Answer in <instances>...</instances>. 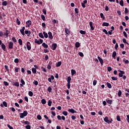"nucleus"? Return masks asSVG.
I'll return each instance as SVG.
<instances>
[{"instance_id": "obj_1", "label": "nucleus", "mask_w": 129, "mask_h": 129, "mask_svg": "<svg viewBox=\"0 0 129 129\" xmlns=\"http://www.w3.org/2000/svg\"><path fill=\"white\" fill-rule=\"evenodd\" d=\"M28 115V111H24L23 113H20V118H24L25 116H27Z\"/></svg>"}, {"instance_id": "obj_2", "label": "nucleus", "mask_w": 129, "mask_h": 129, "mask_svg": "<svg viewBox=\"0 0 129 129\" xmlns=\"http://www.w3.org/2000/svg\"><path fill=\"white\" fill-rule=\"evenodd\" d=\"M57 118L58 120H61L62 119V120H65V116H62L61 117L60 115H58L57 116Z\"/></svg>"}, {"instance_id": "obj_3", "label": "nucleus", "mask_w": 129, "mask_h": 129, "mask_svg": "<svg viewBox=\"0 0 129 129\" xmlns=\"http://www.w3.org/2000/svg\"><path fill=\"white\" fill-rule=\"evenodd\" d=\"M26 46L27 48V50H28V51H30V50H31V43L30 42L28 41L27 42Z\"/></svg>"}, {"instance_id": "obj_4", "label": "nucleus", "mask_w": 129, "mask_h": 129, "mask_svg": "<svg viewBox=\"0 0 129 129\" xmlns=\"http://www.w3.org/2000/svg\"><path fill=\"white\" fill-rule=\"evenodd\" d=\"M119 72H120L118 74V76L119 77H122L123 76V74H124V71H120V70H118Z\"/></svg>"}, {"instance_id": "obj_5", "label": "nucleus", "mask_w": 129, "mask_h": 129, "mask_svg": "<svg viewBox=\"0 0 129 129\" xmlns=\"http://www.w3.org/2000/svg\"><path fill=\"white\" fill-rule=\"evenodd\" d=\"M9 49H13L14 48V42L10 41L9 43Z\"/></svg>"}, {"instance_id": "obj_6", "label": "nucleus", "mask_w": 129, "mask_h": 129, "mask_svg": "<svg viewBox=\"0 0 129 129\" xmlns=\"http://www.w3.org/2000/svg\"><path fill=\"white\" fill-rule=\"evenodd\" d=\"M26 27H30L32 25V21L31 20H28L26 22Z\"/></svg>"}, {"instance_id": "obj_7", "label": "nucleus", "mask_w": 129, "mask_h": 129, "mask_svg": "<svg viewBox=\"0 0 129 129\" xmlns=\"http://www.w3.org/2000/svg\"><path fill=\"white\" fill-rule=\"evenodd\" d=\"M89 25L91 28V30H92V31H93L94 30V27H93V22L90 21L89 22Z\"/></svg>"}, {"instance_id": "obj_8", "label": "nucleus", "mask_w": 129, "mask_h": 129, "mask_svg": "<svg viewBox=\"0 0 129 129\" xmlns=\"http://www.w3.org/2000/svg\"><path fill=\"white\" fill-rule=\"evenodd\" d=\"M104 121H105V122H107V123H110V122H111V121H109V119H108V117H107V116H106L104 118Z\"/></svg>"}, {"instance_id": "obj_9", "label": "nucleus", "mask_w": 129, "mask_h": 129, "mask_svg": "<svg viewBox=\"0 0 129 129\" xmlns=\"http://www.w3.org/2000/svg\"><path fill=\"white\" fill-rule=\"evenodd\" d=\"M52 50L53 51H55V50H56V49H57V44L56 43H53L52 44Z\"/></svg>"}, {"instance_id": "obj_10", "label": "nucleus", "mask_w": 129, "mask_h": 129, "mask_svg": "<svg viewBox=\"0 0 129 129\" xmlns=\"http://www.w3.org/2000/svg\"><path fill=\"white\" fill-rule=\"evenodd\" d=\"M69 112H71V113H76L77 111L74 110V109H69L68 110Z\"/></svg>"}, {"instance_id": "obj_11", "label": "nucleus", "mask_w": 129, "mask_h": 129, "mask_svg": "<svg viewBox=\"0 0 129 129\" xmlns=\"http://www.w3.org/2000/svg\"><path fill=\"white\" fill-rule=\"evenodd\" d=\"M48 34L49 39H50V40H52L53 39V35H52V32H49L48 33Z\"/></svg>"}, {"instance_id": "obj_12", "label": "nucleus", "mask_w": 129, "mask_h": 129, "mask_svg": "<svg viewBox=\"0 0 129 129\" xmlns=\"http://www.w3.org/2000/svg\"><path fill=\"white\" fill-rule=\"evenodd\" d=\"M25 33L27 35L28 37H30L31 36V31L29 30H25Z\"/></svg>"}, {"instance_id": "obj_13", "label": "nucleus", "mask_w": 129, "mask_h": 129, "mask_svg": "<svg viewBox=\"0 0 129 129\" xmlns=\"http://www.w3.org/2000/svg\"><path fill=\"white\" fill-rule=\"evenodd\" d=\"M98 59L100 63H101V65H103V59H102L100 56H98Z\"/></svg>"}, {"instance_id": "obj_14", "label": "nucleus", "mask_w": 129, "mask_h": 129, "mask_svg": "<svg viewBox=\"0 0 129 129\" xmlns=\"http://www.w3.org/2000/svg\"><path fill=\"white\" fill-rule=\"evenodd\" d=\"M10 32L9 30H6V32L4 33V36H6V37H8L9 34H10Z\"/></svg>"}, {"instance_id": "obj_15", "label": "nucleus", "mask_w": 129, "mask_h": 129, "mask_svg": "<svg viewBox=\"0 0 129 129\" xmlns=\"http://www.w3.org/2000/svg\"><path fill=\"white\" fill-rule=\"evenodd\" d=\"M108 26H109V23L107 22H103L102 24L103 27H108Z\"/></svg>"}, {"instance_id": "obj_16", "label": "nucleus", "mask_w": 129, "mask_h": 129, "mask_svg": "<svg viewBox=\"0 0 129 129\" xmlns=\"http://www.w3.org/2000/svg\"><path fill=\"white\" fill-rule=\"evenodd\" d=\"M13 85L14 86H17V87H19V86H20V83L19 82H15L14 84H13Z\"/></svg>"}, {"instance_id": "obj_17", "label": "nucleus", "mask_w": 129, "mask_h": 129, "mask_svg": "<svg viewBox=\"0 0 129 129\" xmlns=\"http://www.w3.org/2000/svg\"><path fill=\"white\" fill-rule=\"evenodd\" d=\"M106 101L107 102V103L110 104V105H111V104H112V100H106Z\"/></svg>"}, {"instance_id": "obj_18", "label": "nucleus", "mask_w": 129, "mask_h": 129, "mask_svg": "<svg viewBox=\"0 0 129 129\" xmlns=\"http://www.w3.org/2000/svg\"><path fill=\"white\" fill-rule=\"evenodd\" d=\"M71 74H72V76H74V75L76 74V71H75V70L72 69L71 70Z\"/></svg>"}, {"instance_id": "obj_19", "label": "nucleus", "mask_w": 129, "mask_h": 129, "mask_svg": "<svg viewBox=\"0 0 129 129\" xmlns=\"http://www.w3.org/2000/svg\"><path fill=\"white\" fill-rule=\"evenodd\" d=\"M21 83L22 84H20V86H23V85H25V81H24V79H21Z\"/></svg>"}, {"instance_id": "obj_20", "label": "nucleus", "mask_w": 129, "mask_h": 129, "mask_svg": "<svg viewBox=\"0 0 129 129\" xmlns=\"http://www.w3.org/2000/svg\"><path fill=\"white\" fill-rule=\"evenodd\" d=\"M32 72L33 74H36V73H37V69H36L35 68H33L32 69Z\"/></svg>"}, {"instance_id": "obj_21", "label": "nucleus", "mask_w": 129, "mask_h": 129, "mask_svg": "<svg viewBox=\"0 0 129 129\" xmlns=\"http://www.w3.org/2000/svg\"><path fill=\"white\" fill-rule=\"evenodd\" d=\"M75 47L76 48H79V47H80V43L79 42H76Z\"/></svg>"}, {"instance_id": "obj_22", "label": "nucleus", "mask_w": 129, "mask_h": 129, "mask_svg": "<svg viewBox=\"0 0 129 129\" xmlns=\"http://www.w3.org/2000/svg\"><path fill=\"white\" fill-rule=\"evenodd\" d=\"M1 47H2V48L4 50V51H5L6 50V45H5V44L4 43H2L1 44Z\"/></svg>"}, {"instance_id": "obj_23", "label": "nucleus", "mask_w": 129, "mask_h": 129, "mask_svg": "<svg viewBox=\"0 0 129 129\" xmlns=\"http://www.w3.org/2000/svg\"><path fill=\"white\" fill-rule=\"evenodd\" d=\"M60 65H62V62L61 61H58L56 64V67H60Z\"/></svg>"}, {"instance_id": "obj_24", "label": "nucleus", "mask_w": 129, "mask_h": 129, "mask_svg": "<svg viewBox=\"0 0 129 129\" xmlns=\"http://www.w3.org/2000/svg\"><path fill=\"white\" fill-rule=\"evenodd\" d=\"M42 46L43 48H48V44H46L45 42L42 43Z\"/></svg>"}, {"instance_id": "obj_25", "label": "nucleus", "mask_w": 129, "mask_h": 129, "mask_svg": "<svg viewBox=\"0 0 129 129\" xmlns=\"http://www.w3.org/2000/svg\"><path fill=\"white\" fill-rule=\"evenodd\" d=\"M43 34L44 35V37L47 39V38H48V33H46L45 31H43Z\"/></svg>"}, {"instance_id": "obj_26", "label": "nucleus", "mask_w": 129, "mask_h": 129, "mask_svg": "<svg viewBox=\"0 0 129 129\" xmlns=\"http://www.w3.org/2000/svg\"><path fill=\"white\" fill-rule=\"evenodd\" d=\"M100 16L101 19H103V20H105V17H104V15H103V13H100Z\"/></svg>"}, {"instance_id": "obj_27", "label": "nucleus", "mask_w": 129, "mask_h": 129, "mask_svg": "<svg viewBox=\"0 0 129 129\" xmlns=\"http://www.w3.org/2000/svg\"><path fill=\"white\" fill-rule=\"evenodd\" d=\"M2 6L7 7V6H8V2H7V1H4L2 2Z\"/></svg>"}, {"instance_id": "obj_28", "label": "nucleus", "mask_w": 129, "mask_h": 129, "mask_svg": "<svg viewBox=\"0 0 129 129\" xmlns=\"http://www.w3.org/2000/svg\"><path fill=\"white\" fill-rule=\"evenodd\" d=\"M38 36L40 37V38H41V39H44V35H43L42 33H39Z\"/></svg>"}, {"instance_id": "obj_29", "label": "nucleus", "mask_w": 129, "mask_h": 129, "mask_svg": "<svg viewBox=\"0 0 129 129\" xmlns=\"http://www.w3.org/2000/svg\"><path fill=\"white\" fill-rule=\"evenodd\" d=\"M20 32L22 34V36H25V31L23 29H20Z\"/></svg>"}, {"instance_id": "obj_30", "label": "nucleus", "mask_w": 129, "mask_h": 129, "mask_svg": "<svg viewBox=\"0 0 129 129\" xmlns=\"http://www.w3.org/2000/svg\"><path fill=\"white\" fill-rule=\"evenodd\" d=\"M80 34H81V35H85V34H86V31H83V30H80Z\"/></svg>"}, {"instance_id": "obj_31", "label": "nucleus", "mask_w": 129, "mask_h": 129, "mask_svg": "<svg viewBox=\"0 0 129 129\" xmlns=\"http://www.w3.org/2000/svg\"><path fill=\"white\" fill-rule=\"evenodd\" d=\"M115 56H116V51H114L112 53V57L113 58H114V59L115 58Z\"/></svg>"}, {"instance_id": "obj_32", "label": "nucleus", "mask_w": 129, "mask_h": 129, "mask_svg": "<svg viewBox=\"0 0 129 129\" xmlns=\"http://www.w3.org/2000/svg\"><path fill=\"white\" fill-rule=\"evenodd\" d=\"M65 33H66V34H67V35H69V34H70V31H69V29H66Z\"/></svg>"}, {"instance_id": "obj_33", "label": "nucleus", "mask_w": 129, "mask_h": 129, "mask_svg": "<svg viewBox=\"0 0 129 129\" xmlns=\"http://www.w3.org/2000/svg\"><path fill=\"white\" fill-rule=\"evenodd\" d=\"M67 83H71V77H68Z\"/></svg>"}, {"instance_id": "obj_34", "label": "nucleus", "mask_w": 129, "mask_h": 129, "mask_svg": "<svg viewBox=\"0 0 129 129\" xmlns=\"http://www.w3.org/2000/svg\"><path fill=\"white\" fill-rule=\"evenodd\" d=\"M62 114H63V115H65V116H67V115H68V112L66 111H62Z\"/></svg>"}, {"instance_id": "obj_35", "label": "nucleus", "mask_w": 129, "mask_h": 129, "mask_svg": "<svg viewBox=\"0 0 129 129\" xmlns=\"http://www.w3.org/2000/svg\"><path fill=\"white\" fill-rule=\"evenodd\" d=\"M18 42H19V45H20V46H22V45H23V40H22V39H19L18 40Z\"/></svg>"}, {"instance_id": "obj_36", "label": "nucleus", "mask_w": 129, "mask_h": 129, "mask_svg": "<svg viewBox=\"0 0 129 129\" xmlns=\"http://www.w3.org/2000/svg\"><path fill=\"white\" fill-rule=\"evenodd\" d=\"M28 95H29L30 97H32L33 95H34V94L33 93V92L30 91L28 92Z\"/></svg>"}, {"instance_id": "obj_37", "label": "nucleus", "mask_w": 129, "mask_h": 129, "mask_svg": "<svg viewBox=\"0 0 129 129\" xmlns=\"http://www.w3.org/2000/svg\"><path fill=\"white\" fill-rule=\"evenodd\" d=\"M23 121H24L25 124H27V125L31 124V123L29 122V121H25L24 120H23Z\"/></svg>"}, {"instance_id": "obj_38", "label": "nucleus", "mask_w": 129, "mask_h": 129, "mask_svg": "<svg viewBox=\"0 0 129 129\" xmlns=\"http://www.w3.org/2000/svg\"><path fill=\"white\" fill-rule=\"evenodd\" d=\"M121 94H122L121 90H120L118 91V97H120V96H121Z\"/></svg>"}, {"instance_id": "obj_39", "label": "nucleus", "mask_w": 129, "mask_h": 129, "mask_svg": "<svg viewBox=\"0 0 129 129\" xmlns=\"http://www.w3.org/2000/svg\"><path fill=\"white\" fill-rule=\"evenodd\" d=\"M42 104H46V100L45 99H42L41 100Z\"/></svg>"}, {"instance_id": "obj_40", "label": "nucleus", "mask_w": 129, "mask_h": 129, "mask_svg": "<svg viewBox=\"0 0 129 129\" xmlns=\"http://www.w3.org/2000/svg\"><path fill=\"white\" fill-rule=\"evenodd\" d=\"M34 42L36 43V44H38V45H40V41L37 39L34 40Z\"/></svg>"}, {"instance_id": "obj_41", "label": "nucleus", "mask_w": 129, "mask_h": 129, "mask_svg": "<svg viewBox=\"0 0 129 129\" xmlns=\"http://www.w3.org/2000/svg\"><path fill=\"white\" fill-rule=\"evenodd\" d=\"M41 18L43 21H46V18L45 17V16H44V15H41Z\"/></svg>"}, {"instance_id": "obj_42", "label": "nucleus", "mask_w": 129, "mask_h": 129, "mask_svg": "<svg viewBox=\"0 0 129 129\" xmlns=\"http://www.w3.org/2000/svg\"><path fill=\"white\" fill-rule=\"evenodd\" d=\"M107 86L108 88H111V87H112L111 84L108 82L107 83Z\"/></svg>"}, {"instance_id": "obj_43", "label": "nucleus", "mask_w": 129, "mask_h": 129, "mask_svg": "<svg viewBox=\"0 0 129 129\" xmlns=\"http://www.w3.org/2000/svg\"><path fill=\"white\" fill-rule=\"evenodd\" d=\"M122 42L125 44H127V45H129L128 43L126 42V39H125V38L122 39Z\"/></svg>"}, {"instance_id": "obj_44", "label": "nucleus", "mask_w": 129, "mask_h": 129, "mask_svg": "<svg viewBox=\"0 0 129 129\" xmlns=\"http://www.w3.org/2000/svg\"><path fill=\"white\" fill-rule=\"evenodd\" d=\"M37 118L39 120H41V119H42V116H41V115H37Z\"/></svg>"}, {"instance_id": "obj_45", "label": "nucleus", "mask_w": 129, "mask_h": 129, "mask_svg": "<svg viewBox=\"0 0 129 129\" xmlns=\"http://www.w3.org/2000/svg\"><path fill=\"white\" fill-rule=\"evenodd\" d=\"M16 23H17V25H18V26H19V25H21V21H20V20H19V19H16Z\"/></svg>"}, {"instance_id": "obj_46", "label": "nucleus", "mask_w": 129, "mask_h": 129, "mask_svg": "<svg viewBox=\"0 0 129 129\" xmlns=\"http://www.w3.org/2000/svg\"><path fill=\"white\" fill-rule=\"evenodd\" d=\"M3 105H4V106H5V107H8V103H7V102L4 101V102H3Z\"/></svg>"}, {"instance_id": "obj_47", "label": "nucleus", "mask_w": 129, "mask_h": 129, "mask_svg": "<svg viewBox=\"0 0 129 129\" xmlns=\"http://www.w3.org/2000/svg\"><path fill=\"white\" fill-rule=\"evenodd\" d=\"M5 68L6 70H7V71H8V72H10V70L9 69V67L8 66L5 65Z\"/></svg>"}, {"instance_id": "obj_48", "label": "nucleus", "mask_w": 129, "mask_h": 129, "mask_svg": "<svg viewBox=\"0 0 129 129\" xmlns=\"http://www.w3.org/2000/svg\"><path fill=\"white\" fill-rule=\"evenodd\" d=\"M119 5H121V7H123V0L120 1Z\"/></svg>"}, {"instance_id": "obj_49", "label": "nucleus", "mask_w": 129, "mask_h": 129, "mask_svg": "<svg viewBox=\"0 0 129 129\" xmlns=\"http://www.w3.org/2000/svg\"><path fill=\"white\" fill-rule=\"evenodd\" d=\"M48 106H51L52 105V102L50 100L48 101Z\"/></svg>"}, {"instance_id": "obj_50", "label": "nucleus", "mask_w": 129, "mask_h": 129, "mask_svg": "<svg viewBox=\"0 0 129 129\" xmlns=\"http://www.w3.org/2000/svg\"><path fill=\"white\" fill-rule=\"evenodd\" d=\"M79 56H80V57H84V54L82 52H79Z\"/></svg>"}, {"instance_id": "obj_51", "label": "nucleus", "mask_w": 129, "mask_h": 129, "mask_svg": "<svg viewBox=\"0 0 129 129\" xmlns=\"http://www.w3.org/2000/svg\"><path fill=\"white\" fill-rule=\"evenodd\" d=\"M12 40L13 42H14V43H17V39H16V38L15 37H12Z\"/></svg>"}, {"instance_id": "obj_52", "label": "nucleus", "mask_w": 129, "mask_h": 129, "mask_svg": "<svg viewBox=\"0 0 129 129\" xmlns=\"http://www.w3.org/2000/svg\"><path fill=\"white\" fill-rule=\"evenodd\" d=\"M96 83H97V81L96 80H94L93 82V86H95V85H96Z\"/></svg>"}, {"instance_id": "obj_53", "label": "nucleus", "mask_w": 129, "mask_h": 129, "mask_svg": "<svg viewBox=\"0 0 129 129\" xmlns=\"http://www.w3.org/2000/svg\"><path fill=\"white\" fill-rule=\"evenodd\" d=\"M116 120H117V121H120V116L119 115H117L116 116Z\"/></svg>"}, {"instance_id": "obj_54", "label": "nucleus", "mask_w": 129, "mask_h": 129, "mask_svg": "<svg viewBox=\"0 0 129 129\" xmlns=\"http://www.w3.org/2000/svg\"><path fill=\"white\" fill-rule=\"evenodd\" d=\"M4 84L5 85V86H9V83L8 82L4 81Z\"/></svg>"}, {"instance_id": "obj_55", "label": "nucleus", "mask_w": 129, "mask_h": 129, "mask_svg": "<svg viewBox=\"0 0 129 129\" xmlns=\"http://www.w3.org/2000/svg\"><path fill=\"white\" fill-rule=\"evenodd\" d=\"M107 70H108V72H110V71H111L112 70L111 67H108Z\"/></svg>"}, {"instance_id": "obj_56", "label": "nucleus", "mask_w": 129, "mask_h": 129, "mask_svg": "<svg viewBox=\"0 0 129 129\" xmlns=\"http://www.w3.org/2000/svg\"><path fill=\"white\" fill-rule=\"evenodd\" d=\"M47 91L49 92V93H50L51 91H52V88H51V87H48L47 89Z\"/></svg>"}, {"instance_id": "obj_57", "label": "nucleus", "mask_w": 129, "mask_h": 129, "mask_svg": "<svg viewBox=\"0 0 129 129\" xmlns=\"http://www.w3.org/2000/svg\"><path fill=\"white\" fill-rule=\"evenodd\" d=\"M111 79H112V80H113L114 81H116V80H117V77H112Z\"/></svg>"}, {"instance_id": "obj_58", "label": "nucleus", "mask_w": 129, "mask_h": 129, "mask_svg": "<svg viewBox=\"0 0 129 129\" xmlns=\"http://www.w3.org/2000/svg\"><path fill=\"white\" fill-rule=\"evenodd\" d=\"M42 12H43L44 15H47V10H46L44 9L42 10Z\"/></svg>"}, {"instance_id": "obj_59", "label": "nucleus", "mask_w": 129, "mask_h": 129, "mask_svg": "<svg viewBox=\"0 0 129 129\" xmlns=\"http://www.w3.org/2000/svg\"><path fill=\"white\" fill-rule=\"evenodd\" d=\"M70 83H67V88H68V89H70V87L71 86V84Z\"/></svg>"}, {"instance_id": "obj_60", "label": "nucleus", "mask_w": 129, "mask_h": 129, "mask_svg": "<svg viewBox=\"0 0 129 129\" xmlns=\"http://www.w3.org/2000/svg\"><path fill=\"white\" fill-rule=\"evenodd\" d=\"M15 72L18 73V72H19V70H20V68L15 67Z\"/></svg>"}, {"instance_id": "obj_61", "label": "nucleus", "mask_w": 129, "mask_h": 129, "mask_svg": "<svg viewBox=\"0 0 129 129\" xmlns=\"http://www.w3.org/2000/svg\"><path fill=\"white\" fill-rule=\"evenodd\" d=\"M33 83L36 86H37V85H38V82L37 81H34V82H33Z\"/></svg>"}, {"instance_id": "obj_62", "label": "nucleus", "mask_w": 129, "mask_h": 129, "mask_svg": "<svg viewBox=\"0 0 129 129\" xmlns=\"http://www.w3.org/2000/svg\"><path fill=\"white\" fill-rule=\"evenodd\" d=\"M7 126L10 129H14V127H13V126H11V125H10L9 124H7Z\"/></svg>"}, {"instance_id": "obj_63", "label": "nucleus", "mask_w": 129, "mask_h": 129, "mask_svg": "<svg viewBox=\"0 0 129 129\" xmlns=\"http://www.w3.org/2000/svg\"><path fill=\"white\" fill-rule=\"evenodd\" d=\"M25 128L26 129H31V125H27L25 126Z\"/></svg>"}, {"instance_id": "obj_64", "label": "nucleus", "mask_w": 129, "mask_h": 129, "mask_svg": "<svg viewBox=\"0 0 129 129\" xmlns=\"http://www.w3.org/2000/svg\"><path fill=\"white\" fill-rule=\"evenodd\" d=\"M15 63H19V58H15L14 60Z\"/></svg>"}]
</instances>
